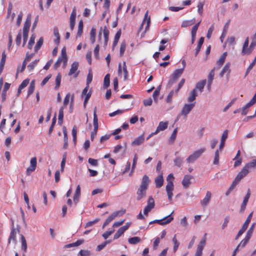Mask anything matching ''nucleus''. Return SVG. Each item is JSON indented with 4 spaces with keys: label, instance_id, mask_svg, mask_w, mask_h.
I'll list each match as a JSON object with an SVG mask.
<instances>
[{
    "label": "nucleus",
    "instance_id": "nucleus-46",
    "mask_svg": "<svg viewBox=\"0 0 256 256\" xmlns=\"http://www.w3.org/2000/svg\"><path fill=\"white\" fill-rule=\"evenodd\" d=\"M44 42V39L42 37H41L38 40V42H36V45L34 47V50L36 52L42 46Z\"/></svg>",
    "mask_w": 256,
    "mask_h": 256
},
{
    "label": "nucleus",
    "instance_id": "nucleus-42",
    "mask_svg": "<svg viewBox=\"0 0 256 256\" xmlns=\"http://www.w3.org/2000/svg\"><path fill=\"white\" fill-rule=\"evenodd\" d=\"M38 61L39 60H36L29 64L27 66L28 70L30 72L32 71L34 69V67L37 65Z\"/></svg>",
    "mask_w": 256,
    "mask_h": 256
},
{
    "label": "nucleus",
    "instance_id": "nucleus-50",
    "mask_svg": "<svg viewBox=\"0 0 256 256\" xmlns=\"http://www.w3.org/2000/svg\"><path fill=\"white\" fill-rule=\"evenodd\" d=\"M172 242L174 244L173 250L174 252H176L180 244L179 242L176 240V235H174V236L173 237Z\"/></svg>",
    "mask_w": 256,
    "mask_h": 256
},
{
    "label": "nucleus",
    "instance_id": "nucleus-17",
    "mask_svg": "<svg viewBox=\"0 0 256 256\" xmlns=\"http://www.w3.org/2000/svg\"><path fill=\"white\" fill-rule=\"evenodd\" d=\"M206 84V80H204L200 82H199L196 84V87L194 90H196V92H197V90H198L200 92H202L203 91V89L204 87V86Z\"/></svg>",
    "mask_w": 256,
    "mask_h": 256
},
{
    "label": "nucleus",
    "instance_id": "nucleus-19",
    "mask_svg": "<svg viewBox=\"0 0 256 256\" xmlns=\"http://www.w3.org/2000/svg\"><path fill=\"white\" fill-rule=\"evenodd\" d=\"M198 96L197 92H196V90H193L190 92V96L188 98V101L190 102H195L194 100H196V98Z\"/></svg>",
    "mask_w": 256,
    "mask_h": 256
},
{
    "label": "nucleus",
    "instance_id": "nucleus-34",
    "mask_svg": "<svg viewBox=\"0 0 256 256\" xmlns=\"http://www.w3.org/2000/svg\"><path fill=\"white\" fill-rule=\"evenodd\" d=\"M83 242H84V240H78L70 244H68L66 245V247L67 248H70L74 247V246H78L80 245L81 244H82Z\"/></svg>",
    "mask_w": 256,
    "mask_h": 256
},
{
    "label": "nucleus",
    "instance_id": "nucleus-37",
    "mask_svg": "<svg viewBox=\"0 0 256 256\" xmlns=\"http://www.w3.org/2000/svg\"><path fill=\"white\" fill-rule=\"evenodd\" d=\"M252 212H251L248 216V217L247 218L246 220L245 221V222H244V224H243L242 226V228H244V229H246V230L248 226V224L251 220V219H252Z\"/></svg>",
    "mask_w": 256,
    "mask_h": 256
},
{
    "label": "nucleus",
    "instance_id": "nucleus-59",
    "mask_svg": "<svg viewBox=\"0 0 256 256\" xmlns=\"http://www.w3.org/2000/svg\"><path fill=\"white\" fill-rule=\"evenodd\" d=\"M250 238H248V236H246L245 238L241 241L239 244L240 246L244 248L248 242Z\"/></svg>",
    "mask_w": 256,
    "mask_h": 256
},
{
    "label": "nucleus",
    "instance_id": "nucleus-33",
    "mask_svg": "<svg viewBox=\"0 0 256 256\" xmlns=\"http://www.w3.org/2000/svg\"><path fill=\"white\" fill-rule=\"evenodd\" d=\"M256 167V159L253 160L252 161L247 163L244 168H246V170H248V168H252Z\"/></svg>",
    "mask_w": 256,
    "mask_h": 256
},
{
    "label": "nucleus",
    "instance_id": "nucleus-18",
    "mask_svg": "<svg viewBox=\"0 0 256 256\" xmlns=\"http://www.w3.org/2000/svg\"><path fill=\"white\" fill-rule=\"evenodd\" d=\"M211 198V193L208 191L206 193L205 198L201 201V204L202 206H206L209 202Z\"/></svg>",
    "mask_w": 256,
    "mask_h": 256
},
{
    "label": "nucleus",
    "instance_id": "nucleus-49",
    "mask_svg": "<svg viewBox=\"0 0 256 256\" xmlns=\"http://www.w3.org/2000/svg\"><path fill=\"white\" fill-rule=\"evenodd\" d=\"M96 34V30L92 28L90 34V40L92 44H94L95 42V35Z\"/></svg>",
    "mask_w": 256,
    "mask_h": 256
},
{
    "label": "nucleus",
    "instance_id": "nucleus-12",
    "mask_svg": "<svg viewBox=\"0 0 256 256\" xmlns=\"http://www.w3.org/2000/svg\"><path fill=\"white\" fill-rule=\"evenodd\" d=\"M31 24V15L28 14L27 16L26 20L24 24L23 28V32L28 33L29 29Z\"/></svg>",
    "mask_w": 256,
    "mask_h": 256
},
{
    "label": "nucleus",
    "instance_id": "nucleus-39",
    "mask_svg": "<svg viewBox=\"0 0 256 256\" xmlns=\"http://www.w3.org/2000/svg\"><path fill=\"white\" fill-rule=\"evenodd\" d=\"M194 22H195L194 19L192 20H184V21L182 22L181 26L182 28H186L187 26H190L192 25L193 24H194Z\"/></svg>",
    "mask_w": 256,
    "mask_h": 256
},
{
    "label": "nucleus",
    "instance_id": "nucleus-13",
    "mask_svg": "<svg viewBox=\"0 0 256 256\" xmlns=\"http://www.w3.org/2000/svg\"><path fill=\"white\" fill-rule=\"evenodd\" d=\"M154 182L156 188H160L163 186L164 178L162 173L155 178Z\"/></svg>",
    "mask_w": 256,
    "mask_h": 256
},
{
    "label": "nucleus",
    "instance_id": "nucleus-55",
    "mask_svg": "<svg viewBox=\"0 0 256 256\" xmlns=\"http://www.w3.org/2000/svg\"><path fill=\"white\" fill-rule=\"evenodd\" d=\"M76 14V8H74L72 10V11L70 16V22H75Z\"/></svg>",
    "mask_w": 256,
    "mask_h": 256
},
{
    "label": "nucleus",
    "instance_id": "nucleus-29",
    "mask_svg": "<svg viewBox=\"0 0 256 256\" xmlns=\"http://www.w3.org/2000/svg\"><path fill=\"white\" fill-rule=\"evenodd\" d=\"M148 11H146L144 14V18L142 24V26L144 23L145 22V21L146 20V29L148 28L150 22V16H148Z\"/></svg>",
    "mask_w": 256,
    "mask_h": 256
},
{
    "label": "nucleus",
    "instance_id": "nucleus-62",
    "mask_svg": "<svg viewBox=\"0 0 256 256\" xmlns=\"http://www.w3.org/2000/svg\"><path fill=\"white\" fill-rule=\"evenodd\" d=\"M29 83V80L28 79H26L24 80L22 82L21 84L19 86V87L20 88V89H23L24 88H26L28 84Z\"/></svg>",
    "mask_w": 256,
    "mask_h": 256
},
{
    "label": "nucleus",
    "instance_id": "nucleus-41",
    "mask_svg": "<svg viewBox=\"0 0 256 256\" xmlns=\"http://www.w3.org/2000/svg\"><path fill=\"white\" fill-rule=\"evenodd\" d=\"M21 241H22V249L24 252H26L27 250V244L26 240L24 237V236L22 234L21 235Z\"/></svg>",
    "mask_w": 256,
    "mask_h": 256
},
{
    "label": "nucleus",
    "instance_id": "nucleus-31",
    "mask_svg": "<svg viewBox=\"0 0 256 256\" xmlns=\"http://www.w3.org/2000/svg\"><path fill=\"white\" fill-rule=\"evenodd\" d=\"M110 74H106L104 78V88H106L110 86Z\"/></svg>",
    "mask_w": 256,
    "mask_h": 256
},
{
    "label": "nucleus",
    "instance_id": "nucleus-45",
    "mask_svg": "<svg viewBox=\"0 0 256 256\" xmlns=\"http://www.w3.org/2000/svg\"><path fill=\"white\" fill-rule=\"evenodd\" d=\"M122 71L124 73V78L125 80H127L128 78V72L126 68V62H123V66H122Z\"/></svg>",
    "mask_w": 256,
    "mask_h": 256
},
{
    "label": "nucleus",
    "instance_id": "nucleus-32",
    "mask_svg": "<svg viewBox=\"0 0 256 256\" xmlns=\"http://www.w3.org/2000/svg\"><path fill=\"white\" fill-rule=\"evenodd\" d=\"M206 234H205L204 236L200 241L199 244L198 245V248L203 250L204 248V247L206 244Z\"/></svg>",
    "mask_w": 256,
    "mask_h": 256
},
{
    "label": "nucleus",
    "instance_id": "nucleus-60",
    "mask_svg": "<svg viewBox=\"0 0 256 256\" xmlns=\"http://www.w3.org/2000/svg\"><path fill=\"white\" fill-rule=\"evenodd\" d=\"M92 80V74L90 70H89L88 74L87 76V80H86V85L89 86Z\"/></svg>",
    "mask_w": 256,
    "mask_h": 256
},
{
    "label": "nucleus",
    "instance_id": "nucleus-25",
    "mask_svg": "<svg viewBox=\"0 0 256 256\" xmlns=\"http://www.w3.org/2000/svg\"><path fill=\"white\" fill-rule=\"evenodd\" d=\"M6 60V54H5V52H3L2 55V58L0 62V74L2 72L4 65Z\"/></svg>",
    "mask_w": 256,
    "mask_h": 256
},
{
    "label": "nucleus",
    "instance_id": "nucleus-14",
    "mask_svg": "<svg viewBox=\"0 0 256 256\" xmlns=\"http://www.w3.org/2000/svg\"><path fill=\"white\" fill-rule=\"evenodd\" d=\"M240 152L238 150L235 157L233 158L234 160H235L234 163V167H237L240 166L242 162V158L240 156Z\"/></svg>",
    "mask_w": 256,
    "mask_h": 256
},
{
    "label": "nucleus",
    "instance_id": "nucleus-24",
    "mask_svg": "<svg viewBox=\"0 0 256 256\" xmlns=\"http://www.w3.org/2000/svg\"><path fill=\"white\" fill-rule=\"evenodd\" d=\"M250 190L248 188V190L247 194L246 195V196L244 198V200H243V202L242 203V208H244L246 206V204L248 202V199L250 198Z\"/></svg>",
    "mask_w": 256,
    "mask_h": 256
},
{
    "label": "nucleus",
    "instance_id": "nucleus-8",
    "mask_svg": "<svg viewBox=\"0 0 256 256\" xmlns=\"http://www.w3.org/2000/svg\"><path fill=\"white\" fill-rule=\"evenodd\" d=\"M193 178V176L190 174H186L184 176V178L182 180V184L185 188H187L189 187L191 184L190 180Z\"/></svg>",
    "mask_w": 256,
    "mask_h": 256
},
{
    "label": "nucleus",
    "instance_id": "nucleus-36",
    "mask_svg": "<svg viewBox=\"0 0 256 256\" xmlns=\"http://www.w3.org/2000/svg\"><path fill=\"white\" fill-rule=\"evenodd\" d=\"M178 132V128H175L174 131L172 132L170 137V138L168 140V142L170 144H173L176 140V136Z\"/></svg>",
    "mask_w": 256,
    "mask_h": 256
},
{
    "label": "nucleus",
    "instance_id": "nucleus-43",
    "mask_svg": "<svg viewBox=\"0 0 256 256\" xmlns=\"http://www.w3.org/2000/svg\"><path fill=\"white\" fill-rule=\"evenodd\" d=\"M126 48V42L125 41L122 42L120 50V56H122Z\"/></svg>",
    "mask_w": 256,
    "mask_h": 256
},
{
    "label": "nucleus",
    "instance_id": "nucleus-53",
    "mask_svg": "<svg viewBox=\"0 0 256 256\" xmlns=\"http://www.w3.org/2000/svg\"><path fill=\"white\" fill-rule=\"evenodd\" d=\"M176 80H176L174 78L171 76L170 78V79L167 84L166 88H170L176 82Z\"/></svg>",
    "mask_w": 256,
    "mask_h": 256
},
{
    "label": "nucleus",
    "instance_id": "nucleus-35",
    "mask_svg": "<svg viewBox=\"0 0 256 256\" xmlns=\"http://www.w3.org/2000/svg\"><path fill=\"white\" fill-rule=\"evenodd\" d=\"M128 242L130 244H136L140 242V238L138 236H134L128 238Z\"/></svg>",
    "mask_w": 256,
    "mask_h": 256
},
{
    "label": "nucleus",
    "instance_id": "nucleus-10",
    "mask_svg": "<svg viewBox=\"0 0 256 256\" xmlns=\"http://www.w3.org/2000/svg\"><path fill=\"white\" fill-rule=\"evenodd\" d=\"M168 126V122H160L159 123L158 126L156 130L152 132V134H157L160 131L164 130H166Z\"/></svg>",
    "mask_w": 256,
    "mask_h": 256
},
{
    "label": "nucleus",
    "instance_id": "nucleus-58",
    "mask_svg": "<svg viewBox=\"0 0 256 256\" xmlns=\"http://www.w3.org/2000/svg\"><path fill=\"white\" fill-rule=\"evenodd\" d=\"M111 242V240H107L104 242V243H102L101 244L98 245L97 246V250L100 251L103 249L107 244L110 243Z\"/></svg>",
    "mask_w": 256,
    "mask_h": 256
},
{
    "label": "nucleus",
    "instance_id": "nucleus-9",
    "mask_svg": "<svg viewBox=\"0 0 256 256\" xmlns=\"http://www.w3.org/2000/svg\"><path fill=\"white\" fill-rule=\"evenodd\" d=\"M174 186L172 181H168V182L166 186V191L168 194V198L170 200L172 199V196Z\"/></svg>",
    "mask_w": 256,
    "mask_h": 256
},
{
    "label": "nucleus",
    "instance_id": "nucleus-54",
    "mask_svg": "<svg viewBox=\"0 0 256 256\" xmlns=\"http://www.w3.org/2000/svg\"><path fill=\"white\" fill-rule=\"evenodd\" d=\"M114 232V228H112L111 230H108L106 231L103 234L102 236L104 239H106L108 237L111 235Z\"/></svg>",
    "mask_w": 256,
    "mask_h": 256
},
{
    "label": "nucleus",
    "instance_id": "nucleus-22",
    "mask_svg": "<svg viewBox=\"0 0 256 256\" xmlns=\"http://www.w3.org/2000/svg\"><path fill=\"white\" fill-rule=\"evenodd\" d=\"M227 56V52H224L220 58L219 60L217 62V65L218 66V68H220V66L224 64L226 58Z\"/></svg>",
    "mask_w": 256,
    "mask_h": 256
},
{
    "label": "nucleus",
    "instance_id": "nucleus-51",
    "mask_svg": "<svg viewBox=\"0 0 256 256\" xmlns=\"http://www.w3.org/2000/svg\"><path fill=\"white\" fill-rule=\"evenodd\" d=\"M255 226H256V223L254 222L253 223L250 228H249V230H248L247 232H246V236H248V238H250L252 236V232H253V231H254V230L255 228Z\"/></svg>",
    "mask_w": 256,
    "mask_h": 256
},
{
    "label": "nucleus",
    "instance_id": "nucleus-40",
    "mask_svg": "<svg viewBox=\"0 0 256 256\" xmlns=\"http://www.w3.org/2000/svg\"><path fill=\"white\" fill-rule=\"evenodd\" d=\"M61 79H62V76L60 74H58V75L56 76V86H55V89L58 90L60 86V82H61Z\"/></svg>",
    "mask_w": 256,
    "mask_h": 256
},
{
    "label": "nucleus",
    "instance_id": "nucleus-56",
    "mask_svg": "<svg viewBox=\"0 0 256 256\" xmlns=\"http://www.w3.org/2000/svg\"><path fill=\"white\" fill-rule=\"evenodd\" d=\"M219 162V152L218 150H216L214 154V164H218Z\"/></svg>",
    "mask_w": 256,
    "mask_h": 256
},
{
    "label": "nucleus",
    "instance_id": "nucleus-6",
    "mask_svg": "<svg viewBox=\"0 0 256 256\" xmlns=\"http://www.w3.org/2000/svg\"><path fill=\"white\" fill-rule=\"evenodd\" d=\"M172 213H173V212H172L170 214L166 216H165L162 220H156L154 221H152L150 222V224H151L154 222H157L158 224H160V225H164V224H169L173 220V217L171 216V214Z\"/></svg>",
    "mask_w": 256,
    "mask_h": 256
},
{
    "label": "nucleus",
    "instance_id": "nucleus-57",
    "mask_svg": "<svg viewBox=\"0 0 256 256\" xmlns=\"http://www.w3.org/2000/svg\"><path fill=\"white\" fill-rule=\"evenodd\" d=\"M200 21L198 23L196 24L194 26L192 29L191 34H196V32L198 30V28L200 24Z\"/></svg>",
    "mask_w": 256,
    "mask_h": 256
},
{
    "label": "nucleus",
    "instance_id": "nucleus-21",
    "mask_svg": "<svg viewBox=\"0 0 256 256\" xmlns=\"http://www.w3.org/2000/svg\"><path fill=\"white\" fill-rule=\"evenodd\" d=\"M184 72V68L180 69H177L174 71L171 76L174 78L176 80H178L179 77Z\"/></svg>",
    "mask_w": 256,
    "mask_h": 256
},
{
    "label": "nucleus",
    "instance_id": "nucleus-27",
    "mask_svg": "<svg viewBox=\"0 0 256 256\" xmlns=\"http://www.w3.org/2000/svg\"><path fill=\"white\" fill-rule=\"evenodd\" d=\"M174 162L175 166L180 168L182 166L183 162L182 158L180 156H177L174 159Z\"/></svg>",
    "mask_w": 256,
    "mask_h": 256
},
{
    "label": "nucleus",
    "instance_id": "nucleus-44",
    "mask_svg": "<svg viewBox=\"0 0 256 256\" xmlns=\"http://www.w3.org/2000/svg\"><path fill=\"white\" fill-rule=\"evenodd\" d=\"M64 118V108L63 106L61 107L59 110L58 113V122L61 124Z\"/></svg>",
    "mask_w": 256,
    "mask_h": 256
},
{
    "label": "nucleus",
    "instance_id": "nucleus-64",
    "mask_svg": "<svg viewBox=\"0 0 256 256\" xmlns=\"http://www.w3.org/2000/svg\"><path fill=\"white\" fill-rule=\"evenodd\" d=\"M256 46V38L255 36H254L252 39V42L250 44L249 49L250 50L249 52V54L250 53L251 50Z\"/></svg>",
    "mask_w": 256,
    "mask_h": 256
},
{
    "label": "nucleus",
    "instance_id": "nucleus-48",
    "mask_svg": "<svg viewBox=\"0 0 256 256\" xmlns=\"http://www.w3.org/2000/svg\"><path fill=\"white\" fill-rule=\"evenodd\" d=\"M36 36L34 34L31 36L30 40L28 43V47L30 50H31L34 44Z\"/></svg>",
    "mask_w": 256,
    "mask_h": 256
},
{
    "label": "nucleus",
    "instance_id": "nucleus-52",
    "mask_svg": "<svg viewBox=\"0 0 256 256\" xmlns=\"http://www.w3.org/2000/svg\"><path fill=\"white\" fill-rule=\"evenodd\" d=\"M216 68H214L213 69H212L210 72L208 78V82H212V80H214V70Z\"/></svg>",
    "mask_w": 256,
    "mask_h": 256
},
{
    "label": "nucleus",
    "instance_id": "nucleus-4",
    "mask_svg": "<svg viewBox=\"0 0 256 256\" xmlns=\"http://www.w3.org/2000/svg\"><path fill=\"white\" fill-rule=\"evenodd\" d=\"M196 102L191 104H186L184 106L180 113L177 116L176 120H178L181 115L184 116L186 118L187 115L190 112L192 109L194 108Z\"/></svg>",
    "mask_w": 256,
    "mask_h": 256
},
{
    "label": "nucleus",
    "instance_id": "nucleus-7",
    "mask_svg": "<svg viewBox=\"0 0 256 256\" xmlns=\"http://www.w3.org/2000/svg\"><path fill=\"white\" fill-rule=\"evenodd\" d=\"M37 166V160L36 157H33L30 159V166L26 170L27 175H30L36 169Z\"/></svg>",
    "mask_w": 256,
    "mask_h": 256
},
{
    "label": "nucleus",
    "instance_id": "nucleus-23",
    "mask_svg": "<svg viewBox=\"0 0 256 256\" xmlns=\"http://www.w3.org/2000/svg\"><path fill=\"white\" fill-rule=\"evenodd\" d=\"M230 62H228L225 65V66L223 68L222 70L220 72V77H222L224 76V74H226V73H227L228 74H229L230 72Z\"/></svg>",
    "mask_w": 256,
    "mask_h": 256
},
{
    "label": "nucleus",
    "instance_id": "nucleus-5",
    "mask_svg": "<svg viewBox=\"0 0 256 256\" xmlns=\"http://www.w3.org/2000/svg\"><path fill=\"white\" fill-rule=\"evenodd\" d=\"M126 212L125 210H120L116 212H115L112 214L106 220L103 226H105L108 225L110 222H111L113 220H114L116 218L124 214Z\"/></svg>",
    "mask_w": 256,
    "mask_h": 256
},
{
    "label": "nucleus",
    "instance_id": "nucleus-47",
    "mask_svg": "<svg viewBox=\"0 0 256 256\" xmlns=\"http://www.w3.org/2000/svg\"><path fill=\"white\" fill-rule=\"evenodd\" d=\"M34 87H35L34 82L32 81L30 82V84L28 86V96H30L34 92Z\"/></svg>",
    "mask_w": 256,
    "mask_h": 256
},
{
    "label": "nucleus",
    "instance_id": "nucleus-63",
    "mask_svg": "<svg viewBox=\"0 0 256 256\" xmlns=\"http://www.w3.org/2000/svg\"><path fill=\"white\" fill-rule=\"evenodd\" d=\"M250 106L248 104H246L242 108H241V112L242 115H246L248 113V108Z\"/></svg>",
    "mask_w": 256,
    "mask_h": 256
},
{
    "label": "nucleus",
    "instance_id": "nucleus-26",
    "mask_svg": "<svg viewBox=\"0 0 256 256\" xmlns=\"http://www.w3.org/2000/svg\"><path fill=\"white\" fill-rule=\"evenodd\" d=\"M126 231V228H120L114 234V240H116L119 238Z\"/></svg>",
    "mask_w": 256,
    "mask_h": 256
},
{
    "label": "nucleus",
    "instance_id": "nucleus-16",
    "mask_svg": "<svg viewBox=\"0 0 256 256\" xmlns=\"http://www.w3.org/2000/svg\"><path fill=\"white\" fill-rule=\"evenodd\" d=\"M249 170H246V168L244 167L241 171L237 174L236 178L240 181V180L246 176Z\"/></svg>",
    "mask_w": 256,
    "mask_h": 256
},
{
    "label": "nucleus",
    "instance_id": "nucleus-3",
    "mask_svg": "<svg viewBox=\"0 0 256 256\" xmlns=\"http://www.w3.org/2000/svg\"><path fill=\"white\" fill-rule=\"evenodd\" d=\"M206 151L205 148H202L189 156L186 160L188 163H193L198 159L202 154Z\"/></svg>",
    "mask_w": 256,
    "mask_h": 256
},
{
    "label": "nucleus",
    "instance_id": "nucleus-15",
    "mask_svg": "<svg viewBox=\"0 0 256 256\" xmlns=\"http://www.w3.org/2000/svg\"><path fill=\"white\" fill-rule=\"evenodd\" d=\"M144 134H142L138 137L136 138L132 142V146H137L141 144L144 142Z\"/></svg>",
    "mask_w": 256,
    "mask_h": 256
},
{
    "label": "nucleus",
    "instance_id": "nucleus-30",
    "mask_svg": "<svg viewBox=\"0 0 256 256\" xmlns=\"http://www.w3.org/2000/svg\"><path fill=\"white\" fill-rule=\"evenodd\" d=\"M16 230L14 228H12L11 230L10 238H8V243H10V241L12 240L13 241L16 242Z\"/></svg>",
    "mask_w": 256,
    "mask_h": 256
},
{
    "label": "nucleus",
    "instance_id": "nucleus-1",
    "mask_svg": "<svg viewBox=\"0 0 256 256\" xmlns=\"http://www.w3.org/2000/svg\"><path fill=\"white\" fill-rule=\"evenodd\" d=\"M150 182L148 176L145 174L143 176L141 184L136 192V200H140L142 198L146 196V190Z\"/></svg>",
    "mask_w": 256,
    "mask_h": 256
},
{
    "label": "nucleus",
    "instance_id": "nucleus-61",
    "mask_svg": "<svg viewBox=\"0 0 256 256\" xmlns=\"http://www.w3.org/2000/svg\"><path fill=\"white\" fill-rule=\"evenodd\" d=\"M228 137V130H226L224 131L223 133L222 134L220 140L226 142Z\"/></svg>",
    "mask_w": 256,
    "mask_h": 256
},
{
    "label": "nucleus",
    "instance_id": "nucleus-2",
    "mask_svg": "<svg viewBox=\"0 0 256 256\" xmlns=\"http://www.w3.org/2000/svg\"><path fill=\"white\" fill-rule=\"evenodd\" d=\"M68 61V58L66 47H64L61 51L60 56L58 58L57 60L54 63V69H57L60 65L61 62H63L64 66L66 65Z\"/></svg>",
    "mask_w": 256,
    "mask_h": 256
},
{
    "label": "nucleus",
    "instance_id": "nucleus-38",
    "mask_svg": "<svg viewBox=\"0 0 256 256\" xmlns=\"http://www.w3.org/2000/svg\"><path fill=\"white\" fill-rule=\"evenodd\" d=\"M154 200L152 196H150L148 200L147 206L145 208H154Z\"/></svg>",
    "mask_w": 256,
    "mask_h": 256
},
{
    "label": "nucleus",
    "instance_id": "nucleus-20",
    "mask_svg": "<svg viewBox=\"0 0 256 256\" xmlns=\"http://www.w3.org/2000/svg\"><path fill=\"white\" fill-rule=\"evenodd\" d=\"M78 63L77 62H74L72 65L70 70L68 72V74L71 76L74 74L78 70Z\"/></svg>",
    "mask_w": 256,
    "mask_h": 256
},
{
    "label": "nucleus",
    "instance_id": "nucleus-11",
    "mask_svg": "<svg viewBox=\"0 0 256 256\" xmlns=\"http://www.w3.org/2000/svg\"><path fill=\"white\" fill-rule=\"evenodd\" d=\"M89 88V86H87L86 88L83 90L82 92V97H84V105L86 104L88 99L90 98L91 96V92L90 91L88 92V90Z\"/></svg>",
    "mask_w": 256,
    "mask_h": 256
},
{
    "label": "nucleus",
    "instance_id": "nucleus-28",
    "mask_svg": "<svg viewBox=\"0 0 256 256\" xmlns=\"http://www.w3.org/2000/svg\"><path fill=\"white\" fill-rule=\"evenodd\" d=\"M103 34L104 37V44L106 45L108 40L109 31L106 26H104L103 30Z\"/></svg>",
    "mask_w": 256,
    "mask_h": 256
}]
</instances>
